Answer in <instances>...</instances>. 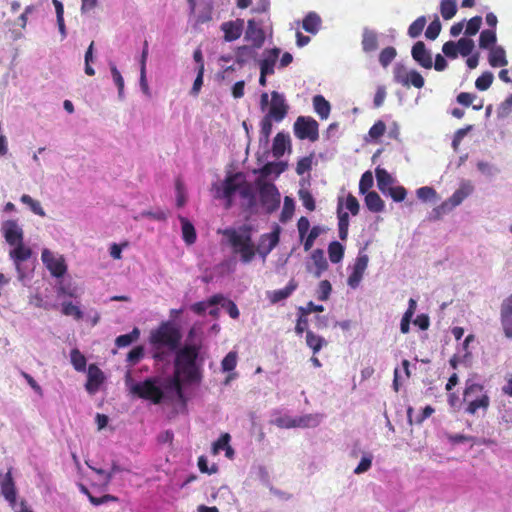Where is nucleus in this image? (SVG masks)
<instances>
[{
  "label": "nucleus",
  "instance_id": "f257e3e1",
  "mask_svg": "<svg viewBox=\"0 0 512 512\" xmlns=\"http://www.w3.org/2000/svg\"><path fill=\"white\" fill-rule=\"evenodd\" d=\"M181 339L180 330L170 321L163 322L151 331L149 341L154 349L153 357L157 361H168L175 353V376L166 379L147 378L143 382H135L127 373L125 383L132 394L159 404L183 397L180 377L188 383L200 382L202 364L199 360V349L192 345L180 348Z\"/></svg>",
  "mask_w": 512,
  "mask_h": 512
},
{
  "label": "nucleus",
  "instance_id": "f03ea898",
  "mask_svg": "<svg viewBox=\"0 0 512 512\" xmlns=\"http://www.w3.org/2000/svg\"><path fill=\"white\" fill-rule=\"evenodd\" d=\"M223 235L230 244L233 253L239 255L240 261L243 264H248L254 259L256 250L249 226L243 225L239 228H226L223 231Z\"/></svg>",
  "mask_w": 512,
  "mask_h": 512
},
{
  "label": "nucleus",
  "instance_id": "7ed1b4c3",
  "mask_svg": "<svg viewBox=\"0 0 512 512\" xmlns=\"http://www.w3.org/2000/svg\"><path fill=\"white\" fill-rule=\"evenodd\" d=\"M463 399L468 404L465 411L471 415L476 414L479 409L487 410L490 404L489 396L484 392V387L472 380L466 381Z\"/></svg>",
  "mask_w": 512,
  "mask_h": 512
},
{
  "label": "nucleus",
  "instance_id": "20e7f679",
  "mask_svg": "<svg viewBox=\"0 0 512 512\" xmlns=\"http://www.w3.org/2000/svg\"><path fill=\"white\" fill-rule=\"evenodd\" d=\"M244 176L241 172L228 174L222 183L213 184L212 189L215 192V197L225 199L226 208L232 206L233 197L238 193L240 185L244 182Z\"/></svg>",
  "mask_w": 512,
  "mask_h": 512
},
{
  "label": "nucleus",
  "instance_id": "39448f33",
  "mask_svg": "<svg viewBox=\"0 0 512 512\" xmlns=\"http://www.w3.org/2000/svg\"><path fill=\"white\" fill-rule=\"evenodd\" d=\"M256 185L259 190V199L263 209L266 213L271 214L279 208L280 193L273 183L265 182L263 179L258 178Z\"/></svg>",
  "mask_w": 512,
  "mask_h": 512
},
{
  "label": "nucleus",
  "instance_id": "423d86ee",
  "mask_svg": "<svg viewBox=\"0 0 512 512\" xmlns=\"http://www.w3.org/2000/svg\"><path fill=\"white\" fill-rule=\"evenodd\" d=\"M393 80L402 86L422 88L425 84L424 78L416 70L407 71L405 65L396 63L393 67Z\"/></svg>",
  "mask_w": 512,
  "mask_h": 512
},
{
  "label": "nucleus",
  "instance_id": "0eeeda50",
  "mask_svg": "<svg viewBox=\"0 0 512 512\" xmlns=\"http://www.w3.org/2000/svg\"><path fill=\"white\" fill-rule=\"evenodd\" d=\"M297 138L308 139L312 142L318 139V123L311 117L299 116L293 126Z\"/></svg>",
  "mask_w": 512,
  "mask_h": 512
},
{
  "label": "nucleus",
  "instance_id": "6e6552de",
  "mask_svg": "<svg viewBox=\"0 0 512 512\" xmlns=\"http://www.w3.org/2000/svg\"><path fill=\"white\" fill-rule=\"evenodd\" d=\"M41 260L53 277L61 278L67 271L63 256L56 255L47 248L43 249Z\"/></svg>",
  "mask_w": 512,
  "mask_h": 512
},
{
  "label": "nucleus",
  "instance_id": "1a4fd4ad",
  "mask_svg": "<svg viewBox=\"0 0 512 512\" xmlns=\"http://www.w3.org/2000/svg\"><path fill=\"white\" fill-rule=\"evenodd\" d=\"M264 23L261 20L249 19L244 39L252 43V47L260 49L265 42Z\"/></svg>",
  "mask_w": 512,
  "mask_h": 512
},
{
  "label": "nucleus",
  "instance_id": "9d476101",
  "mask_svg": "<svg viewBox=\"0 0 512 512\" xmlns=\"http://www.w3.org/2000/svg\"><path fill=\"white\" fill-rule=\"evenodd\" d=\"M289 106L284 94L277 91L271 93L270 108L266 116L275 122H281L288 113Z\"/></svg>",
  "mask_w": 512,
  "mask_h": 512
},
{
  "label": "nucleus",
  "instance_id": "9b49d317",
  "mask_svg": "<svg viewBox=\"0 0 512 512\" xmlns=\"http://www.w3.org/2000/svg\"><path fill=\"white\" fill-rule=\"evenodd\" d=\"M1 231L10 246L23 243L24 232L16 220H6L2 223Z\"/></svg>",
  "mask_w": 512,
  "mask_h": 512
},
{
  "label": "nucleus",
  "instance_id": "f8f14e48",
  "mask_svg": "<svg viewBox=\"0 0 512 512\" xmlns=\"http://www.w3.org/2000/svg\"><path fill=\"white\" fill-rule=\"evenodd\" d=\"M411 56L413 60L425 69H431L433 66V58L431 51L426 47L423 41H417L412 49Z\"/></svg>",
  "mask_w": 512,
  "mask_h": 512
},
{
  "label": "nucleus",
  "instance_id": "ddd939ff",
  "mask_svg": "<svg viewBox=\"0 0 512 512\" xmlns=\"http://www.w3.org/2000/svg\"><path fill=\"white\" fill-rule=\"evenodd\" d=\"M13 247L14 248L10 251L9 256L14 262L19 280L22 281L24 278V272L22 271L21 263L28 260L32 252L30 248L24 245V243L15 245Z\"/></svg>",
  "mask_w": 512,
  "mask_h": 512
},
{
  "label": "nucleus",
  "instance_id": "4468645a",
  "mask_svg": "<svg viewBox=\"0 0 512 512\" xmlns=\"http://www.w3.org/2000/svg\"><path fill=\"white\" fill-rule=\"evenodd\" d=\"M220 29L224 33V40L226 42H233L239 39L242 35L244 30V20L238 18L233 21L223 22Z\"/></svg>",
  "mask_w": 512,
  "mask_h": 512
},
{
  "label": "nucleus",
  "instance_id": "2eb2a0df",
  "mask_svg": "<svg viewBox=\"0 0 512 512\" xmlns=\"http://www.w3.org/2000/svg\"><path fill=\"white\" fill-rule=\"evenodd\" d=\"M501 325L507 338L512 339V295L501 304Z\"/></svg>",
  "mask_w": 512,
  "mask_h": 512
},
{
  "label": "nucleus",
  "instance_id": "dca6fc26",
  "mask_svg": "<svg viewBox=\"0 0 512 512\" xmlns=\"http://www.w3.org/2000/svg\"><path fill=\"white\" fill-rule=\"evenodd\" d=\"M1 494L9 502V504L14 507L16 504L17 490L15 487V483L13 481L11 471L9 470L4 474V477L1 482Z\"/></svg>",
  "mask_w": 512,
  "mask_h": 512
},
{
  "label": "nucleus",
  "instance_id": "f3484780",
  "mask_svg": "<svg viewBox=\"0 0 512 512\" xmlns=\"http://www.w3.org/2000/svg\"><path fill=\"white\" fill-rule=\"evenodd\" d=\"M280 53L281 50L276 47L264 51L263 59L259 62L260 71H263L265 74H273Z\"/></svg>",
  "mask_w": 512,
  "mask_h": 512
},
{
  "label": "nucleus",
  "instance_id": "a211bd4d",
  "mask_svg": "<svg viewBox=\"0 0 512 512\" xmlns=\"http://www.w3.org/2000/svg\"><path fill=\"white\" fill-rule=\"evenodd\" d=\"M103 379V372L96 365L91 364L88 368V380L85 384L86 390L90 394H94L98 391Z\"/></svg>",
  "mask_w": 512,
  "mask_h": 512
},
{
  "label": "nucleus",
  "instance_id": "6ab92c4d",
  "mask_svg": "<svg viewBox=\"0 0 512 512\" xmlns=\"http://www.w3.org/2000/svg\"><path fill=\"white\" fill-rule=\"evenodd\" d=\"M378 36L375 30L368 27L363 28L361 46L364 53H372L378 49Z\"/></svg>",
  "mask_w": 512,
  "mask_h": 512
},
{
  "label": "nucleus",
  "instance_id": "aec40b11",
  "mask_svg": "<svg viewBox=\"0 0 512 512\" xmlns=\"http://www.w3.org/2000/svg\"><path fill=\"white\" fill-rule=\"evenodd\" d=\"M280 240V227L275 226L274 230L270 233L262 234L259 238L258 247L272 251L279 243Z\"/></svg>",
  "mask_w": 512,
  "mask_h": 512
},
{
  "label": "nucleus",
  "instance_id": "412c9836",
  "mask_svg": "<svg viewBox=\"0 0 512 512\" xmlns=\"http://www.w3.org/2000/svg\"><path fill=\"white\" fill-rule=\"evenodd\" d=\"M290 137L283 132L277 133L273 140L272 153L275 158H280L285 153L286 149L290 150Z\"/></svg>",
  "mask_w": 512,
  "mask_h": 512
},
{
  "label": "nucleus",
  "instance_id": "4be33fe9",
  "mask_svg": "<svg viewBox=\"0 0 512 512\" xmlns=\"http://www.w3.org/2000/svg\"><path fill=\"white\" fill-rule=\"evenodd\" d=\"M297 286V282L291 279L284 288L269 292L268 297L270 302L275 304L287 299L297 289Z\"/></svg>",
  "mask_w": 512,
  "mask_h": 512
},
{
  "label": "nucleus",
  "instance_id": "5701e85b",
  "mask_svg": "<svg viewBox=\"0 0 512 512\" xmlns=\"http://www.w3.org/2000/svg\"><path fill=\"white\" fill-rule=\"evenodd\" d=\"M474 190L470 181H462L460 187L448 199L455 207L459 206Z\"/></svg>",
  "mask_w": 512,
  "mask_h": 512
},
{
  "label": "nucleus",
  "instance_id": "b1692460",
  "mask_svg": "<svg viewBox=\"0 0 512 512\" xmlns=\"http://www.w3.org/2000/svg\"><path fill=\"white\" fill-rule=\"evenodd\" d=\"M287 167L288 164L285 161L268 162L259 169V173L261 174L260 178L263 179L271 175L278 177Z\"/></svg>",
  "mask_w": 512,
  "mask_h": 512
},
{
  "label": "nucleus",
  "instance_id": "393cba45",
  "mask_svg": "<svg viewBox=\"0 0 512 512\" xmlns=\"http://www.w3.org/2000/svg\"><path fill=\"white\" fill-rule=\"evenodd\" d=\"M489 64L492 67H504L508 65L506 51L502 46H493L488 56Z\"/></svg>",
  "mask_w": 512,
  "mask_h": 512
},
{
  "label": "nucleus",
  "instance_id": "a878e982",
  "mask_svg": "<svg viewBox=\"0 0 512 512\" xmlns=\"http://www.w3.org/2000/svg\"><path fill=\"white\" fill-rule=\"evenodd\" d=\"M321 24V17L316 12H309L302 21L303 29L313 35L319 32Z\"/></svg>",
  "mask_w": 512,
  "mask_h": 512
},
{
  "label": "nucleus",
  "instance_id": "bb28decb",
  "mask_svg": "<svg viewBox=\"0 0 512 512\" xmlns=\"http://www.w3.org/2000/svg\"><path fill=\"white\" fill-rule=\"evenodd\" d=\"M238 193L242 199L246 201L248 209H253L256 206V194L253 186L246 181L244 176V182L240 185Z\"/></svg>",
  "mask_w": 512,
  "mask_h": 512
},
{
  "label": "nucleus",
  "instance_id": "cd10ccee",
  "mask_svg": "<svg viewBox=\"0 0 512 512\" xmlns=\"http://www.w3.org/2000/svg\"><path fill=\"white\" fill-rule=\"evenodd\" d=\"M378 189L387 194V190L392 187L395 179L383 168H376L375 170Z\"/></svg>",
  "mask_w": 512,
  "mask_h": 512
},
{
  "label": "nucleus",
  "instance_id": "c85d7f7f",
  "mask_svg": "<svg viewBox=\"0 0 512 512\" xmlns=\"http://www.w3.org/2000/svg\"><path fill=\"white\" fill-rule=\"evenodd\" d=\"M311 259L314 263L315 270L313 272L316 278H320L324 271L328 268V262L324 256V252L321 249H316L311 255Z\"/></svg>",
  "mask_w": 512,
  "mask_h": 512
},
{
  "label": "nucleus",
  "instance_id": "c756f323",
  "mask_svg": "<svg viewBox=\"0 0 512 512\" xmlns=\"http://www.w3.org/2000/svg\"><path fill=\"white\" fill-rule=\"evenodd\" d=\"M313 107L321 119H327L329 117L331 105L322 95L313 97Z\"/></svg>",
  "mask_w": 512,
  "mask_h": 512
},
{
  "label": "nucleus",
  "instance_id": "7c9ffc66",
  "mask_svg": "<svg viewBox=\"0 0 512 512\" xmlns=\"http://www.w3.org/2000/svg\"><path fill=\"white\" fill-rule=\"evenodd\" d=\"M182 228V237L186 244L191 245L196 241V231L193 224L183 216H179Z\"/></svg>",
  "mask_w": 512,
  "mask_h": 512
},
{
  "label": "nucleus",
  "instance_id": "2f4dec72",
  "mask_svg": "<svg viewBox=\"0 0 512 512\" xmlns=\"http://www.w3.org/2000/svg\"><path fill=\"white\" fill-rule=\"evenodd\" d=\"M366 207L374 213L382 212L384 210V202L375 191L367 192L365 196Z\"/></svg>",
  "mask_w": 512,
  "mask_h": 512
},
{
  "label": "nucleus",
  "instance_id": "473e14b6",
  "mask_svg": "<svg viewBox=\"0 0 512 512\" xmlns=\"http://www.w3.org/2000/svg\"><path fill=\"white\" fill-rule=\"evenodd\" d=\"M221 301H223V295L216 294L210 297L207 301L194 303L191 306V309L196 314H203L210 306H216L220 304Z\"/></svg>",
  "mask_w": 512,
  "mask_h": 512
},
{
  "label": "nucleus",
  "instance_id": "72a5a7b5",
  "mask_svg": "<svg viewBox=\"0 0 512 512\" xmlns=\"http://www.w3.org/2000/svg\"><path fill=\"white\" fill-rule=\"evenodd\" d=\"M337 215L339 238L344 241L348 237L349 215L347 212L342 211L340 203L338 205Z\"/></svg>",
  "mask_w": 512,
  "mask_h": 512
},
{
  "label": "nucleus",
  "instance_id": "f704fd0d",
  "mask_svg": "<svg viewBox=\"0 0 512 512\" xmlns=\"http://www.w3.org/2000/svg\"><path fill=\"white\" fill-rule=\"evenodd\" d=\"M323 419L321 414H307L304 416H300L295 418L296 427L308 428V427H316L318 426Z\"/></svg>",
  "mask_w": 512,
  "mask_h": 512
},
{
  "label": "nucleus",
  "instance_id": "c9c22d12",
  "mask_svg": "<svg viewBox=\"0 0 512 512\" xmlns=\"http://www.w3.org/2000/svg\"><path fill=\"white\" fill-rule=\"evenodd\" d=\"M274 120L271 118H268L266 115L262 118L260 126V136H259V143L260 145L267 146L269 143V138L272 133V122Z\"/></svg>",
  "mask_w": 512,
  "mask_h": 512
},
{
  "label": "nucleus",
  "instance_id": "e433bc0d",
  "mask_svg": "<svg viewBox=\"0 0 512 512\" xmlns=\"http://www.w3.org/2000/svg\"><path fill=\"white\" fill-rule=\"evenodd\" d=\"M140 336V330L135 327L130 333L119 335L115 339V344L118 348H124L138 340Z\"/></svg>",
  "mask_w": 512,
  "mask_h": 512
},
{
  "label": "nucleus",
  "instance_id": "4c0bfd02",
  "mask_svg": "<svg viewBox=\"0 0 512 512\" xmlns=\"http://www.w3.org/2000/svg\"><path fill=\"white\" fill-rule=\"evenodd\" d=\"M306 344L309 348L312 349L313 354L318 353L324 345H326V341L323 337L314 334L312 331L308 330L306 332Z\"/></svg>",
  "mask_w": 512,
  "mask_h": 512
},
{
  "label": "nucleus",
  "instance_id": "58836bf2",
  "mask_svg": "<svg viewBox=\"0 0 512 512\" xmlns=\"http://www.w3.org/2000/svg\"><path fill=\"white\" fill-rule=\"evenodd\" d=\"M109 68H110L112 80H113L114 84L116 85V87L118 89V97H119L120 100H123L124 97H125V94H124V79H123L120 71L118 70V68L116 67V65L114 63L111 62L109 64Z\"/></svg>",
  "mask_w": 512,
  "mask_h": 512
},
{
  "label": "nucleus",
  "instance_id": "ea45409f",
  "mask_svg": "<svg viewBox=\"0 0 512 512\" xmlns=\"http://www.w3.org/2000/svg\"><path fill=\"white\" fill-rule=\"evenodd\" d=\"M253 49H254L253 47H250L247 45L237 47L235 58H236V63L240 67L245 65L250 58L254 57L255 53H254Z\"/></svg>",
  "mask_w": 512,
  "mask_h": 512
},
{
  "label": "nucleus",
  "instance_id": "a19ab883",
  "mask_svg": "<svg viewBox=\"0 0 512 512\" xmlns=\"http://www.w3.org/2000/svg\"><path fill=\"white\" fill-rule=\"evenodd\" d=\"M440 13L445 20L452 19L457 13L456 0H441Z\"/></svg>",
  "mask_w": 512,
  "mask_h": 512
},
{
  "label": "nucleus",
  "instance_id": "79ce46f5",
  "mask_svg": "<svg viewBox=\"0 0 512 512\" xmlns=\"http://www.w3.org/2000/svg\"><path fill=\"white\" fill-rule=\"evenodd\" d=\"M273 415L275 417L270 420V423L279 427V428H296V420L288 415H279L277 412H274Z\"/></svg>",
  "mask_w": 512,
  "mask_h": 512
},
{
  "label": "nucleus",
  "instance_id": "37998d69",
  "mask_svg": "<svg viewBox=\"0 0 512 512\" xmlns=\"http://www.w3.org/2000/svg\"><path fill=\"white\" fill-rule=\"evenodd\" d=\"M328 254L332 263H339L344 256V246L337 241H333L328 246Z\"/></svg>",
  "mask_w": 512,
  "mask_h": 512
},
{
  "label": "nucleus",
  "instance_id": "c03bdc74",
  "mask_svg": "<svg viewBox=\"0 0 512 512\" xmlns=\"http://www.w3.org/2000/svg\"><path fill=\"white\" fill-rule=\"evenodd\" d=\"M20 201L23 204L27 205L34 214L39 215L41 217L46 216V213H45L44 209L42 208L40 202L33 199L30 195L23 194L20 198Z\"/></svg>",
  "mask_w": 512,
  "mask_h": 512
},
{
  "label": "nucleus",
  "instance_id": "a18cd8bd",
  "mask_svg": "<svg viewBox=\"0 0 512 512\" xmlns=\"http://www.w3.org/2000/svg\"><path fill=\"white\" fill-rule=\"evenodd\" d=\"M70 359L76 371L84 372L86 370V358L78 349L75 348L71 350Z\"/></svg>",
  "mask_w": 512,
  "mask_h": 512
},
{
  "label": "nucleus",
  "instance_id": "49530a36",
  "mask_svg": "<svg viewBox=\"0 0 512 512\" xmlns=\"http://www.w3.org/2000/svg\"><path fill=\"white\" fill-rule=\"evenodd\" d=\"M416 195L422 202H432L437 200V192L433 187L423 186L416 190Z\"/></svg>",
  "mask_w": 512,
  "mask_h": 512
},
{
  "label": "nucleus",
  "instance_id": "de8ad7c7",
  "mask_svg": "<svg viewBox=\"0 0 512 512\" xmlns=\"http://www.w3.org/2000/svg\"><path fill=\"white\" fill-rule=\"evenodd\" d=\"M496 40L497 38L494 30H483L480 34L479 46L482 49H487L492 45L495 46L494 44L496 43Z\"/></svg>",
  "mask_w": 512,
  "mask_h": 512
},
{
  "label": "nucleus",
  "instance_id": "09e8293b",
  "mask_svg": "<svg viewBox=\"0 0 512 512\" xmlns=\"http://www.w3.org/2000/svg\"><path fill=\"white\" fill-rule=\"evenodd\" d=\"M397 51L394 47L388 46L384 48L379 54V63L382 67L386 68L395 59Z\"/></svg>",
  "mask_w": 512,
  "mask_h": 512
},
{
  "label": "nucleus",
  "instance_id": "8fccbe9b",
  "mask_svg": "<svg viewBox=\"0 0 512 512\" xmlns=\"http://www.w3.org/2000/svg\"><path fill=\"white\" fill-rule=\"evenodd\" d=\"M494 80V75L490 71L484 72L481 76H479L475 81V87L479 91H486L490 88Z\"/></svg>",
  "mask_w": 512,
  "mask_h": 512
},
{
  "label": "nucleus",
  "instance_id": "3c124183",
  "mask_svg": "<svg viewBox=\"0 0 512 512\" xmlns=\"http://www.w3.org/2000/svg\"><path fill=\"white\" fill-rule=\"evenodd\" d=\"M427 23V19L425 16L418 17L408 28V35L411 38H417L421 35L425 25Z\"/></svg>",
  "mask_w": 512,
  "mask_h": 512
},
{
  "label": "nucleus",
  "instance_id": "603ef678",
  "mask_svg": "<svg viewBox=\"0 0 512 512\" xmlns=\"http://www.w3.org/2000/svg\"><path fill=\"white\" fill-rule=\"evenodd\" d=\"M441 22L438 16H435L434 20L428 25L425 36L429 40H435L441 32Z\"/></svg>",
  "mask_w": 512,
  "mask_h": 512
},
{
  "label": "nucleus",
  "instance_id": "864d4df0",
  "mask_svg": "<svg viewBox=\"0 0 512 512\" xmlns=\"http://www.w3.org/2000/svg\"><path fill=\"white\" fill-rule=\"evenodd\" d=\"M457 45L458 53L463 57L469 56L475 47L474 41L466 37L459 39Z\"/></svg>",
  "mask_w": 512,
  "mask_h": 512
},
{
  "label": "nucleus",
  "instance_id": "5fc2aeb1",
  "mask_svg": "<svg viewBox=\"0 0 512 512\" xmlns=\"http://www.w3.org/2000/svg\"><path fill=\"white\" fill-rule=\"evenodd\" d=\"M62 313L66 316H73L76 320H80L83 317L81 309L71 302L62 303Z\"/></svg>",
  "mask_w": 512,
  "mask_h": 512
},
{
  "label": "nucleus",
  "instance_id": "6e6d98bb",
  "mask_svg": "<svg viewBox=\"0 0 512 512\" xmlns=\"http://www.w3.org/2000/svg\"><path fill=\"white\" fill-rule=\"evenodd\" d=\"M372 461H373V455L370 453H365L362 456L357 467L354 469V473L357 475H360L362 473L367 472L372 466Z\"/></svg>",
  "mask_w": 512,
  "mask_h": 512
},
{
  "label": "nucleus",
  "instance_id": "4d7b16f0",
  "mask_svg": "<svg viewBox=\"0 0 512 512\" xmlns=\"http://www.w3.org/2000/svg\"><path fill=\"white\" fill-rule=\"evenodd\" d=\"M323 229L320 226H314L310 230L308 236L306 237L303 247L305 251H309L315 242V240L319 237V235L322 233Z\"/></svg>",
  "mask_w": 512,
  "mask_h": 512
},
{
  "label": "nucleus",
  "instance_id": "13d9d810",
  "mask_svg": "<svg viewBox=\"0 0 512 512\" xmlns=\"http://www.w3.org/2000/svg\"><path fill=\"white\" fill-rule=\"evenodd\" d=\"M512 112V94L509 95L497 108V117L506 118Z\"/></svg>",
  "mask_w": 512,
  "mask_h": 512
},
{
  "label": "nucleus",
  "instance_id": "bf43d9fd",
  "mask_svg": "<svg viewBox=\"0 0 512 512\" xmlns=\"http://www.w3.org/2000/svg\"><path fill=\"white\" fill-rule=\"evenodd\" d=\"M237 364L236 352H229L222 360L221 366L224 372H230L235 369Z\"/></svg>",
  "mask_w": 512,
  "mask_h": 512
},
{
  "label": "nucleus",
  "instance_id": "052dcab7",
  "mask_svg": "<svg viewBox=\"0 0 512 512\" xmlns=\"http://www.w3.org/2000/svg\"><path fill=\"white\" fill-rule=\"evenodd\" d=\"M298 194H299L300 200L302 201L303 206L307 210H309V211L315 210L314 198L308 190L300 189Z\"/></svg>",
  "mask_w": 512,
  "mask_h": 512
},
{
  "label": "nucleus",
  "instance_id": "680f3d73",
  "mask_svg": "<svg viewBox=\"0 0 512 512\" xmlns=\"http://www.w3.org/2000/svg\"><path fill=\"white\" fill-rule=\"evenodd\" d=\"M481 24H482L481 16L472 17L467 23L465 34L467 36L475 35L479 31Z\"/></svg>",
  "mask_w": 512,
  "mask_h": 512
},
{
  "label": "nucleus",
  "instance_id": "e2e57ef3",
  "mask_svg": "<svg viewBox=\"0 0 512 512\" xmlns=\"http://www.w3.org/2000/svg\"><path fill=\"white\" fill-rule=\"evenodd\" d=\"M389 195L395 202H401L405 199L407 191L403 186H392L387 190Z\"/></svg>",
  "mask_w": 512,
  "mask_h": 512
},
{
  "label": "nucleus",
  "instance_id": "0e129e2a",
  "mask_svg": "<svg viewBox=\"0 0 512 512\" xmlns=\"http://www.w3.org/2000/svg\"><path fill=\"white\" fill-rule=\"evenodd\" d=\"M373 186V176L370 171L362 174L359 182V192L365 194Z\"/></svg>",
  "mask_w": 512,
  "mask_h": 512
},
{
  "label": "nucleus",
  "instance_id": "69168bd1",
  "mask_svg": "<svg viewBox=\"0 0 512 512\" xmlns=\"http://www.w3.org/2000/svg\"><path fill=\"white\" fill-rule=\"evenodd\" d=\"M294 212V201L292 198L286 196L284 198V205L281 213V221L291 218Z\"/></svg>",
  "mask_w": 512,
  "mask_h": 512
},
{
  "label": "nucleus",
  "instance_id": "338daca9",
  "mask_svg": "<svg viewBox=\"0 0 512 512\" xmlns=\"http://www.w3.org/2000/svg\"><path fill=\"white\" fill-rule=\"evenodd\" d=\"M368 262H369V257L367 254L365 253H362L361 251L359 252L357 258H356V261H355V264L353 266V269L355 271H358V272H361L362 274H364L367 266H368Z\"/></svg>",
  "mask_w": 512,
  "mask_h": 512
},
{
  "label": "nucleus",
  "instance_id": "774afa93",
  "mask_svg": "<svg viewBox=\"0 0 512 512\" xmlns=\"http://www.w3.org/2000/svg\"><path fill=\"white\" fill-rule=\"evenodd\" d=\"M144 356V349L142 346L132 348L127 354V361L131 364L138 363Z\"/></svg>",
  "mask_w": 512,
  "mask_h": 512
}]
</instances>
